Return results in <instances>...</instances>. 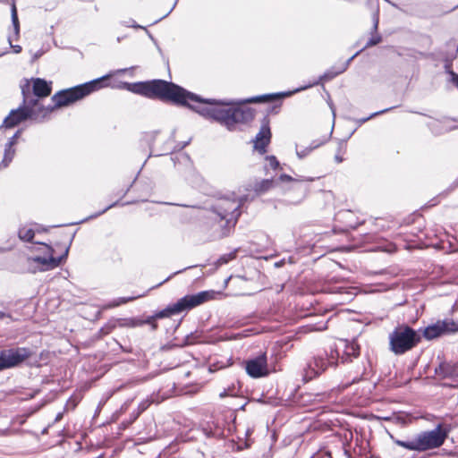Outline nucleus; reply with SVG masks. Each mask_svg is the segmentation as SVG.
Returning a JSON list of instances; mask_svg holds the SVG:
<instances>
[{"label":"nucleus","instance_id":"41","mask_svg":"<svg viewBox=\"0 0 458 458\" xmlns=\"http://www.w3.org/2000/svg\"><path fill=\"white\" fill-rule=\"evenodd\" d=\"M177 1L178 0H175L174 4H173L172 8L170 9V12H172L174 10V8L175 7Z\"/></svg>","mask_w":458,"mask_h":458},{"label":"nucleus","instance_id":"42","mask_svg":"<svg viewBox=\"0 0 458 458\" xmlns=\"http://www.w3.org/2000/svg\"><path fill=\"white\" fill-rule=\"evenodd\" d=\"M171 12L169 11L166 14H165L163 17H160V20H163V18L166 17Z\"/></svg>","mask_w":458,"mask_h":458},{"label":"nucleus","instance_id":"15","mask_svg":"<svg viewBox=\"0 0 458 458\" xmlns=\"http://www.w3.org/2000/svg\"><path fill=\"white\" fill-rule=\"evenodd\" d=\"M453 322L442 321L427 327L423 331L426 339L431 340L440 336L445 332L456 331Z\"/></svg>","mask_w":458,"mask_h":458},{"label":"nucleus","instance_id":"13","mask_svg":"<svg viewBox=\"0 0 458 458\" xmlns=\"http://www.w3.org/2000/svg\"><path fill=\"white\" fill-rule=\"evenodd\" d=\"M245 369L247 374L253 378L267 376L268 369L266 354H260L253 359L246 360Z\"/></svg>","mask_w":458,"mask_h":458},{"label":"nucleus","instance_id":"2","mask_svg":"<svg viewBox=\"0 0 458 458\" xmlns=\"http://www.w3.org/2000/svg\"><path fill=\"white\" fill-rule=\"evenodd\" d=\"M22 105L16 109L11 110L0 125V129H12L27 120H31L38 123H43L53 112V107H45L39 99L27 95L25 88H22Z\"/></svg>","mask_w":458,"mask_h":458},{"label":"nucleus","instance_id":"3","mask_svg":"<svg viewBox=\"0 0 458 458\" xmlns=\"http://www.w3.org/2000/svg\"><path fill=\"white\" fill-rule=\"evenodd\" d=\"M242 205V199L223 198L216 200L208 212V218L213 220L220 228V237L228 235L230 228L236 225L241 216L240 208Z\"/></svg>","mask_w":458,"mask_h":458},{"label":"nucleus","instance_id":"4","mask_svg":"<svg viewBox=\"0 0 458 458\" xmlns=\"http://www.w3.org/2000/svg\"><path fill=\"white\" fill-rule=\"evenodd\" d=\"M110 77L111 74H107L83 84L62 89L52 97L54 105L47 107H53L54 111L55 108L68 106L105 87L104 82Z\"/></svg>","mask_w":458,"mask_h":458},{"label":"nucleus","instance_id":"38","mask_svg":"<svg viewBox=\"0 0 458 458\" xmlns=\"http://www.w3.org/2000/svg\"><path fill=\"white\" fill-rule=\"evenodd\" d=\"M335 158L337 163H341L343 161V158L341 157H339V156H335Z\"/></svg>","mask_w":458,"mask_h":458},{"label":"nucleus","instance_id":"20","mask_svg":"<svg viewBox=\"0 0 458 458\" xmlns=\"http://www.w3.org/2000/svg\"><path fill=\"white\" fill-rule=\"evenodd\" d=\"M16 150L15 148L10 145H4V152L3 160L0 162V169L5 168L9 165V164L13 161L15 156Z\"/></svg>","mask_w":458,"mask_h":458},{"label":"nucleus","instance_id":"14","mask_svg":"<svg viewBox=\"0 0 458 458\" xmlns=\"http://www.w3.org/2000/svg\"><path fill=\"white\" fill-rule=\"evenodd\" d=\"M271 140V131L269 127V122L264 119L260 126L259 131L257 133L253 140L254 149L259 151L260 154H264L267 151V147Z\"/></svg>","mask_w":458,"mask_h":458},{"label":"nucleus","instance_id":"25","mask_svg":"<svg viewBox=\"0 0 458 458\" xmlns=\"http://www.w3.org/2000/svg\"><path fill=\"white\" fill-rule=\"evenodd\" d=\"M266 160L267 164L265 165V168L269 166L273 170H276L279 166V162L275 156H267Z\"/></svg>","mask_w":458,"mask_h":458},{"label":"nucleus","instance_id":"30","mask_svg":"<svg viewBox=\"0 0 458 458\" xmlns=\"http://www.w3.org/2000/svg\"><path fill=\"white\" fill-rule=\"evenodd\" d=\"M127 326L131 327H141L144 325V322H142L141 319H138V318H131L128 320V322L126 323Z\"/></svg>","mask_w":458,"mask_h":458},{"label":"nucleus","instance_id":"27","mask_svg":"<svg viewBox=\"0 0 458 458\" xmlns=\"http://www.w3.org/2000/svg\"><path fill=\"white\" fill-rule=\"evenodd\" d=\"M391 109H393V107L386 108V109H384V110H381V111H378V112H375V113L371 114L368 117H364V118L357 120V123H358L359 125H361L362 123H366L367 121L370 120L371 118L376 117L378 114H384V113H386V112H387V111H389Z\"/></svg>","mask_w":458,"mask_h":458},{"label":"nucleus","instance_id":"6","mask_svg":"<svg viewBox=\"0 0 458 458\" xmlns=\"http://www.w3.org/2000/svg\"><path fill=\"white\" fill-rule=\"evenodd\" d=\"M313 178H306L303 176L292 177L287 174H281L276 181L284 183L285 191H296L298 192V199L295 203L301 202L306 196L308 187L303 182H312ZM276 182L272 179H265L255 183L254 190L257 193L261 194L274 187Z\"/></svg>","mask_w":458,"mask_h":458},{"label":"nucleus","instance_id":"34","mask_svg":"<svg viewBox=\"0 0 458 458\" xmlns=\"http://www.w3.org/2000/svg\"><path fill=\"white\" fill-rule=\"evenodd\" d=\"M449 76V81L458 87V74L456 72H451Z\"/></svg>","mask_w":458,"mask_h":458},{"label":"nucleus","instance_id":"8","mask_svg":"<svg viewBox=\"0 0 458 458\" xmlns=\"http://www.w3.org/2000/svg\"><path fill=\"white\" fill-rule=\"evenodd\" d=\"M420 335L408 326H400L389 335L390 350L401 355L411 350L420 342Z\"/></svg>","mask_w":458,"mask_h":458},{"label":"nucleus","instance_id":"31","mask_svg":"<svg viewBox=\"0 0 458 458\" xmlns=\"http://www.w3.org/2000/svg\"><path fill=\"white\" fill-rule=\"evenodd\" d=\"M122 24L125 27H131V28H136V29H142L143 27H141L140 25H138L134 20L132 19H129L128 21H122Z\"/></svg>","mask_w":458,"mask_h":458},{"label":"nucleus","instance_id":"24","mask_svg":"<svg viewBox=\"0 0 458 458\" xmlns=\"http://www.w3.org/2000/svg\"><path fill=\"white\" fill-rule=\"evenodd\" d=\"M318 145L310 146L303 148L301 149H299L296 148V155L297 157L301 159L307 157L313 149H315Z\"/></svg>","mask_w":458,"mask_h":458},{"label":"nucleus","instance_id":"12","mask_svg":"<svg viewBox=\"0 0 458 458\" xmlns=\"http://www.w3.org/2000/svg\"><path fill=\"white\" fill-rule=\"evenodd\" d=\"M32 354V351L25 347L0 350V371L20 366Z\"/></svg>","mask_w":458,"mask_h":458},{"label":"nucleus","instance_id":"39","mask_svg":"<svg viewBox=\"0 0 458 458\" xmlns=\"http://www.w3.org/2000/svg\"><path fill=\"white\" fill-rule=\"evenodd\" d=\"M126 71H127V69H120V70H117L115 72L122 73V72H125Z\"/></svg>","mask_w":458,"mask_h":458},{"label":"nucleus","instance_id":"1","mask_svg":"<svg viewBox=\"0 0 458 458\" xmlns=\"http://www.w3.org/2000/svg\"><path fill=\"white\" fill-rule=\"evenodd\" d=\"M120 88L150 98H157L189 106L202 116L218 122L229 131H233L237 124L246 123L254 117L253 111L250 107L240 106L237 99L201 98L173 82L163 80L123 82Z\"/></svg>","mask_w":458,"mask_h":458},{"label":"nucleus","instance_id":"17","mask_svg":"<svg viewBox=\"0 0 458 458\" xmlns=\"http://www.w3.org/2000/svg\"><path fill=\"white\" fill-rule=\"evenodd\" d=\"M360 355V345L356 341H344V351L342 356V362L352 361V358H357Z\"/></svg>","mask_w":458,"mask_h":458},{"label":"nucleus","instance_id":"7","mask_svg":"<svg viewBox=\"0 0 458 458\" xmlns=\"http://www.w3.org/2000/svg\"><path fill=\"white\" fill-rule=\"evenodd\" d=\"M340 70H341V66L339 64L335 65V66L331 67L330 69L327 70L321 76H319V78L318 80L314 81L313 82L310 83L309 85L302 86V87L298 88L293 91L279 92V93H275V94H265V95L244 98V99H237V101L240 102V106H242L243 104L264 103V102H269V101H273L275 99H278V98H285V97H290L294 93L307 89L313 86L322 84L325 81L333 80L335 77H336L337 75L344 72H340Z\"/></svg>","mask_w":458,"mask_h":458},{"label":"nucleus","instance_id":"5","mask_svg":"<svg viewBox=\"0 0 458 458\" xmlns=\"http://www.w3.org/2000/svg\"><path fill=\"white\" fill-rule=\"evenodd\" d=\"M447 437V431L439 424L430 431H424L417 435L413 439L403 441L391 436L394 443L411 451L424 452L441 446Z\"/></svg>","mask_w":458,"mask_h":458},{"label":"nucleus","instance_id":"9","mask_svg":"<svg viewBox=\"0 0 458 458\" xmlns=\"http://www.w3.org/2000/svg\"><path fill=\"white\" fill-rule=\"evenodd\" d=\"M213 291H203L196 294L185 295L179 299L175 303L167 306L163 310L157 312V318H169L173 315L179 314L184 310L193 309L214 297Z\"/></svg>","mask_w":458,"mask_h":458},{"label":"nucleus","instance_id":"32","mask_svg":"<svg viewBox=\"0 0 458 458\" xmlns=\"http://www.w3.org/2000/svg\"><path fill=\"white\" fill-rule=\"evenodd\" d=\"M156 319H157L156 315H153V316L148 317L147 319L142 320V322H144V325L145 324L151 325L152 329L155 330L157 328V325L155 323Z\"/></svg>","mask_w":458,"mask_h":458},{"label":"nucleus","instance_id":"26","mask_svg":"<svg viewBox=\"0 0 458 458\" xmlns=\"http://www.w3.org/2000/svg\"><path fill=\"white\" fill-rule=\"evenodd\" d=\"M117 203H118V202H114V203H113V204L109 205L108 207H106V208H104L103 210H101V211H99V212H98V213H96V214H94V215H91V216H89V217L84 218L83 220H81V221H80V222H77L76 224H81V223H84V222H86V221H88V220H89V219L96 218V217L99 216L100 215H102V214L106 213L108 209H110V208H112L113 207L116 206V205H117Z\"/></svg>","mask_w":458,"mask_h":458},{"label":"nucleus","instance_id":"36","mask_svg":"<svg viewBox=\"0 0 458 458\" xmlns=\"http://www.w3.org/2000/svg\"><path fill=\"white\" fill-rule=\"evenodd\" d=\"M147 407H148L147 403H140V406H139V411H138V413L136 414V416L134 417V419H136V418L139 416V414H140V412H142L143 411H145V410L147 409Z\"/></svg>","mask_w":458,"mask_h":458},{"label":"nucleus","instance_id":"28","mask_svg":"<svg viewBox=\"0 0 458 458\" xmlns=\"http://www.w3.org/2000/svg\"><path fill=\"white\" fill-rule=\"evenodd\" d=\"M21 131L22 130H18L9 140L8 141L5 143L7 145H10V146H13L14 147L16 144H17V141H18V138L20 137V135L21 134Z\"/></svg>","mask_w":458,"mask_h":458},{"label":"nucleus","instance_id":"23","mask_svg":"<svg viewBox=\"0 0 458 458\" xmlns=\"http://www.w3.org/2000/svg\"><path fill=\"white\" fill-rule=\"evenodd\" d=\"M11 15H12L13 26L14 29V36L16 38H18L19 34H20V23H19V20H18V14H17V10H16L15 4L12 5Z\"/></svg>","mask_w":458,"mask_h":458},{"label":"nucleus","instance_id":"22","mask_svg":"<svg viewBox=\"0 0 458 458\" xmlns=\"http://www.w3.org/2000/svg\"><path fill=\"white\" fill-rule=\"evenodd\" d=\"M137 297L135 296H130V297H119L117 299H114L113 301H111L110 302L106 303L105 306H104V309H112V308H115V307H118L122 304H125L127 302H130V301H132L136 299Z\"/></svg>","mask_w":458,"mask_h":458},{"label":"nucleus","instance_id":"11","mask_svg":"<svg viewBox=\"0 0 458 458\" xmlns=\"http://www.w3.org/2000/svg\"><path fill=\"white\" fill-rule=\"evenodd\" d=\"M339 353L335 349L331 348L330 352H325L313 358L304 369V379L310 381L324 372L327 367L337 364Z\"/></svg>","mask_w":458,"mask_h":458},{"label":"nucleus","instance_id":"16","mask_svg":"<svg viewBox=\"0 0 458 458\" xmlns=\"http://www.w3.org/2000/svg\"><path fill=\"white\" fill-rule=\"evenodd\" d=\"M32 90L36 97L35 98L38 99V98H45L50 95L51 85L43 79H33Z\"/></svg>","mask_w":458,"mask_h":458},{"label":"nucleus","instance_id":"40","mask_svg":"<svg viewBox=\"0 0 458 458\" xmlns=\"http://www.w3.org/2000/svg\"><path fill=\"white\" fill-rule=\"evenodd\" d=\"M6 317V314L4 312L0 311V319Z\"/></svg>","mask_w":458,"mask_h":458},{"label":"nucleus","instance_id":"37","mask_svg":"<svg viewBox=\"0 0 458 458\" xmlns=\"http://www.w3.org/2000/svg\"><path fill=\"white\" fill-rule=\"evenodd\" d=\"M229 395H234V394H231V393L229 392V390H226V389H225L223 392H221V393L219 394V396H220L221 398H224V397H225V396H229Z\"/></svg>","mask_w":458,"mask_h":458},{"label":"nucleus","instance_id":"21","mask_svg":"<svg viewBox=\"0 0 458 458\" xmlns=\"http://www.w3.org/2000/svg\"><path fill=\"white\" fill-rule=\"evenodd\" d=\"M18 236L23 242H31L35 236V232L31 227L23 225L19 228Z\"/></svg>","mask_w":458,"mask_h":458},{"label":"nucleus","instance_id":"29","mask_svg":"<svg viewBox=\"0 0 458 458\" xmlns=\"http://www.w3.org/2000/svg\"><path fill=\"white\" fill-rule=\"evenodd\" d=\"M360 53V51H358L357 53H355L352 57L348 58L347 61L344 62V63H341L339 64V65L341 66V70L340 72H345L347 70V68L349 67L351 62Z\"/></svg>","mask_w":458,"mask_h":458},{"label":"nucleus","instance_id":"33","mask_svg":"<svg viewBox=\"0 0 458 458\" xmlns=\"http://www.w3.org/2000/svg\"><path fill=\"white\" fill-rule=\"evenodd\" d=\"M12 40H13L12 37H11V36H9V37H8V41H9L10 47L13 48V52H14L15 54H19V53H21V46H19V45H13V44H12Z\"/></svg>","mask_w":458,"mask_h":458},{"label":"nucleus","instance_id":"18","mask_svg":"<svg viewBox=\"0 0 458 458\" xmlns=\"http://www.w3.org/2000/svg\"><path fill=\"white\" fill-rule=\"evenodd\" d=\"M435 373L442 378L451 377L456 375L455 365L448 362H441L436 369Z\"/></svg>","mask_w":458,"mask_h":458},{"label":"nucleus","instance_id":"10","mask_svg":"<svg viewBox=\"0 0 458 458\" xmlns=\"http://www.w3.org/2000/svg\"><path fill=\"white\" fill-rule=\"evenodd\" d=\"M73 237L74 235L71 238L69 244L65 246L64 253L57 258L54 257L55 250L51 246L40 243L39 245L40 249L43 250V254L28 259L30 266L35 265L34 268L31 269V272L35 273L36 269H38L39 271H47L59 267V265L65 260L68 256Z\"/></svg>","mask_w":458,"mask_h":458},{"label":"nucleus","instance_id":"19","mask_svg":"<svg viewBox=\"0 0 458 458\" xmlns=\"http://www.w3.org/2000/svg\"><path fill=\"white\" fill-rule=\"evenodd\" d=\"M378 29V10L373 15V27H372V34L373 35L369 41L367 42L365 48L371 47L379 44L382 41V37L377 33Z\"/></svg>","mask_w":458,"mask_h":458},{"label":"nucleus","instance_id":"44","mask_svg":"<svg viewBox=\"0 0 458 458\" xmlns=\"http://www.w3.org/2000/svg\"><path fill=\"white\" fill-rule=\"evenodd\" d=\"M170 277H171V276H169V277L165 278V280L164 282L168 281V280L170 279Z\"/></svg>","mask_w":458,"mask_h":458},{"label":"nucleus","instance_id":"43","mask_svg":"<svg viewBox=\"0 0 458 458\" xmlns=\"http://www.w3.org/2000/svg\"><path fill=\"white\" fill-rule=\"evenodd\" d=\"M185 269H186V268H184V270H185ZM182 271H183V269H182ZM181 272H182V270H180V271H176V272L174 273V275L179 274V273H181Z\"/></svg>","mask_w":458,"mask_h":458},{"label":"nucleus","instance_id":"35","mask_svg":"<svg viewBox=\"0 0 458 458\" xmlns=\"http://www.w3.org/2000/svg\"><path fill=\"white\" fill-rule=\"evenodd\" d=\"M444 68H445V72L450 75L451 72H454L453 70H452V62L451 61H445V64L444 65Z\"/></svg>","mask_w":458,"mask_h":458}]
</instances>
